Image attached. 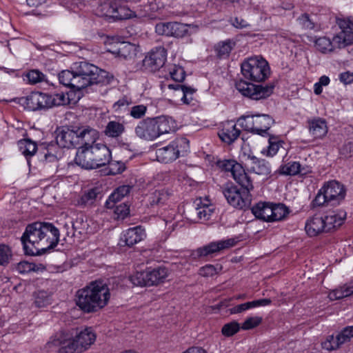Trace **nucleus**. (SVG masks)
<instances>
[{
	"label": "nucleus",
	"mask_w": 353,
	"mask_h": 353,
	"mask_svg": "<svg viewBox=\"0 0 353 353\" xmlns=\"http://www.w3.org/2000/svg\"><path fill=\"white\" fill-rule=\"evenodd\" d=\"M59 236V229L52 223L36 221L26 227L21 241L25 254L41 256L54 249Z\"/></svg>",
	"instance_id": "nucleus-1"
},
{
	"label": "nucleus",
	"mask_w": 353,
	"mask_h": 353,
	"mask_svg": "<svg viewBox=\"0 0 353 353\" xmlns=\"http://www.w3.org/2000/svg\"><path fill=\"white\" fill-rule=\"evenodd\" d=\"M77 305L85 312H94L108 303L110 293L108 285L102 281H92L77 291Z\"/></svg>",
	"instance_id": "nucleus-2"
},
{
	"label": "nucleus",
	"mask_w": 353,
	"mask_h": 353,
	"mask_svg": "<svg viewBox=\"0 0 353 353\" xmlns=\"http://www.w3.org/2000/svg\"><path fill=\"white\" fill-rule=\"evenodd\" d=\"M112 153L109 148L102 143L90 146L78 148L74 163L85 170H94L108 164L114 165L111 162Z\"/></svg>",
	"instance_id": "nucleus-3"
},
{
	"label": "nucleus",
	"mask_w": 353,
	"mask_h": 353,
	"mask_svg": "<svg viewBox=\"0 0 353 353\" xmlns=\"http://www.w3.org/2000/svg\"><path fill=\"white\" fill-rule=\"evenodd\" d=\"M337 24L341 31L335 35L332 41L327 37L315 39V47L319 52L325 54L353 43V18L338 19Z\"/></svg>",
	"instance_id": "nucleus-4"
},
{
	"label": "nucleus",
	"mask_w": 353,
	"mask_h": 353,
	"mask_svg": "<svg viewBox=\"0 0 353 353\" xmlns=\"http://www.w3.org/2000/svg\"><path fill=\"white\" fill-rule=\"evenodd\" d=\"M176 127V122L172 118L161 116L141 121L134 130L139 138L152 141L162 134L175 131Z\"/></svg>",
	"instance_id": "nucleus-5"
},
{
	"label": "nucleus",
	"mask_w": 353,
	"mask_h": 353,
	"mask_svg": "<svg viewBox=\"0 0 353 353\" xmlns=\"http://www.w3.org/2000/svg\"><path fill=\"white\" fill-rule=\"evenodd\" d=\"M74 68L81 90L94 84L108 85L114 80L108 72L86 61L74 63Z\"/></svg>",
	"instance_id": "nucleus-6"
},
{
	"label": "nucleus",
	"mask_w": 353,
	"mask_h": 353,
	"mask_svg": "<svg viewBox=\"0 0 353 353\" xmlns=\"http://www.w3.org/2000/svg\"><path fill=\"white\" fill-rule=\"evenodd\" d=\"M345 190L342 184L336 181L325 183L319 190L316 196L311 203L312 208L324 205H339L344 200Z\"/></svg>",
	"instance_id": "nucleus-7"
},
{
	"label": "nucleus",
	"mask_w": 353,
	"mask_h": 353,
	"mask_svg": "<svg viewBox=\"0 0 353 353\" xmlns=\"http://www.w3.org/2000/svg\"><path fill=\"white\" fill-rule=\"evenodd\" d=\"M241 189L239 188L233 183H227L222 187V192L228 203L235 208L243 210L250 207L252 201L250 191L254 186L251 181V186L243 185Z\"/></svg>",
	"instance_id": "nucleus-8"
},
{
	"label": "nucleus",
	"mask_w": 353,
	"mask_h": 353,
	"mask_svg": "<svg viewBox=\"0 0 353 353\" xmlns=\"http://www.w3.org/2000/svg\"><path fill=\"white\" fill-rule=\"evenodd\" d=\"M241 69L245 79L254 82L264 81L270 74L268 61L261 57L248 58L241 64Z\"/></svg>",
	"instance_id": "nucleus-9"
},
{
	"label": "nucleus",
	"mask_w": 353,
	"mask_h": 353,
	"mask_svg": "<svg viewBox=\"0 0 353 353\" xmlns=\"http://www.w3.org/2000/svg\"><path fill=\"white\" fill-rule=\"evenodd\" d=\"M235 87L243 96L253 100H261L269 97L273 93L274 85L254 84L241 79L236 82Z\"/></svg>",
	"instance_id": "nucleus-10"
},
{
	"label": "nucleus",
	"mask_w": 353,
	"mask_h": 353,
	"mask_svg": "<svg viewBox=\"0 0 353 353\" xmlns=\"http://www.w3.org/2000/svg\"><path fill=\"white\" fill-rule=\"evenodd\" d=\"M167 276L168 270L165 268L159 267L144 272H137L130 276V281L134 285L152 286L164 282Z\"/></svg>",
	"instance_id": "nucleus-11"
},
{
	"label": "nucleus",
	"mask_w": 353,
	"mask_h": 353,
	"mask_svg": "<svg viewBox=\"0 0 353 353\" xmlns=\"http://www.w3.org/2000/svg\"><path fill=\"white\" fill-rule=\"evenodd\" d=\"M236 243V241L234 239L213 241L192 250L190 256L193 260L212 257L214 254L220 251L234 246Z\"/></svg>",
	"instance_id": "nucleus-12"
},
{
	"label": "nucleus",
	"mask_w": 353,
	"mask_h": 353,
	"mask_svg": "<svg viewBox=\"0 0 353 353\" xmlns=\"http://www.w3.org/2000/svg\"><path fill=\"white\" fill-rule=\"evenodd\" d=\"M216 165L220 169L226 172H230L234 180L237 183H242L245 186H251V178L246 173L243 167L233 159L219 160Z\"/></svg>",
	"instance_id": "nucleus-13"
},
{
	"label": "nucleus",
	"mask_w": 353,
	"mask_h": 353,
	"mask_svg": "<svg viewBox=\"0 0 353 353\" xmlns=\"http://www.w3.org/2000/svg\"><path fill=\"white\" fill-rule=\"evenodd\" d=\"M188 142L186 139H176L167 146L157 149L156 150L157 160L163 163L175 161L179 157L182 144Z\"/></svg>",
	"instance_id": "nucleus-14"
},
{
	"label": "nucleus",
	"mask_w": 353,
	"mask_h": 353,
	"mask_svg": "<svg viewBox=\"0 0 353 353\" xmlns=\"http://www.w3.org/2000/svg\"><path fill=\"white\" fill-rule=\"evenodd\" d=\"M167 59V51L163 47L152 50L143 61L145 69L155 72L163 66Z\"/></svg>",
	"instance_id": "nucleus-15"
},
{
	"label": "nucleus",
	"mask_w": 353,
	"mask_h": 353,
	"mask_svg": "<svg viewBox=\"0 0 353 353\" xmlns=\"http://www.w3.org/2000/svg\"><path fill=\"white\" fill-rule=\"evenodd\" d=\"M353 338V326H347L339 332L336 336H328L322 343L323 347L332 351L339 349L343 344L350 341Z\"/></svg>",
	"instance_id": "nucleus-16"
},
{
	"label": "nucleus",
	"mask_w": 353,
	"mask_h": 353,
	"mask_svg": "<svg viewBox=\"0 0 353 353\" xmlns=\"http://www.w3.org/2000/svg\"><path fill=\"white\" fill-rule=\"evenodd\" d=\"M27 108L31 110L37 111L48 110L50 108V94L32 92L26 98Z\"/></svg>",
	"instance_id": "nucleus-17"
},
{
	"label": "nucleus",
	"mask_w": 353,
	"mask_h": 353,
	"mask_svg": "<svg viewBox=\"0 0 353 353\" xmlns=\"http://www.w3.org/2000/svg\"><path fill=\"white\" fill-rule=\"evenodd\" d=\"M56 141L61 148H70L79 145L77 127H72V128H63L57 133Z\"/></svg>",
	"instance_id": "nucleus-18"
},
{
	"label": "nucleus",
	"mask_w": 353,
	"mask_h": 353,
	"mask_svg": "<svg viewBox=\"0 0 353 353\" xmlns=\"http://www.w3.org/2000/svg\"><path fill=\"white\" fill-rule=\"evenodd\" d=\"M145 236V231L141 226L129 228L121 236L119 245L120 246L132 247L142 241Z\"/></svg>",
	"instance_id": "nucleus-19"
},
{
	"label": "nucleus",
	"mask_w": 353,
	"mask_h": 353,
	"mask_svg": "<svg viewBox=\"0 0 353 353\" xmlns=\"http://www.w3.org/2000/svg\"><path fill=\"white\" fill-rule=\"evenodd\" d=\"M346 212L342 210L329 212L323 216L327 232L336 230L343 225L346 219Z\"/></svg>",
	"instance_id": "nucleus-20"
},
{
	"label": "nucleus",
	"mask_w": 353,
	"mask_h": 353,
	"mask_svg": "<svg viewBox=\"0 0 353 353\" xmlns=\"http://www.w3.org/2000/svg\"><path fill=\"white\" fill-rule=\"evenodd\" d=\"M96 336L91 328L81 330L74 337V345L77 346V352L86 350L95 341Z\"/></svg>",
	"instance_id": "nucleus-21"
},
{
	"label": "nucleus",
	"mask_w": 353,
	"mask_h": 353,
	"mask_svg": "<svg viewBox=\"0 0 353 353\" xmlns=\"http://www.w3.org/2000/svg\"><path fill=\"white\" fill-rule=\"evenodd\" d=\"M241 130L238 129L232 121H228L223 124L222 129L219 130L218 135L220 139L230 145L233 143L240 136Z\"/></svg>",
	"instance_id": "nucleus-22"
},
{
	"label": "nucleus",
	"mask_w": 353,
	"mask_h": 353,
	"mask_svg": "<svg viewBox=\"0 0 353 353\" xmlns=\"http://www.w3.org/2000/svg\"><path fill=\"white\" fill-rule=\"evenodd\" d=\"M305 230L310 237L316 236L323 232H327L323 217L318 214L310 217L306 221Z\"/></svg>",
	"instance_id": "nucleus-23"
},
{
	"label": "nucleus",
	"mask_w": 353,
	"mask_h": 353,
	"mask_svg": "<svg viewBox=\"0 0 353 353\" xmlns=\"http://www.w3.org/2000/svg\"><path fill=\"white\" fill-rule=\"evenodd\" d=\"M77 137L79 144L88 147L96 144L95 142L99 139V132L88 125L77 127Z\"/></svg>",
	"instance_id": "nucleus-24"
},
{
	"label": "nucleus",
	"mask_w": 353,
	"mask_h": 353,
	"mask_svg": "<svg viewBox=\"0 0 353 353\" xmlns=\"http://www.w3.org/2000/svg\"><path fill=\"white\" fill-rule=\"evenodd\" d=\"M255 134L262 137L268 136V130L274 123V119L269 114H254Z\"/></svg>",
	"instance_id": "nucleus-25"
},
{
	"label": "nucleus",
	"mask_w": 353,
	"mask_h": 353,
	"mask_svg": "<svg viewBox=\"0 0 353 353\" xmlns=\"http://www.w3.org/2000/svg\"><path fill=\"white\" fill-rule=\"evenodd\" d=\"M58 77L60 83L64 86L70 88L74 90H81L80 87L81 83H79L80 80L75 74L74 64L73 65L72 70H63L59 74Z\"/></svg>",
	"instance_id": "nucleus-26"
},
{
	"label": "nucleus",
	"mask_w": 353,
	"mask_h": 353,
	"mask_svg": "<svg viewBox=\"0 0 353 353\" xmlns=\"http://www.w3.org/2000/svg\"><path fill=\"white\" fill-rule=\"evenodd\" d=\"M310 133L315 139H321L327 133V126L325 119L316 117L308 120Z\"/></svg>",
	"instance_id": "nucleus-27"
},
{
	"label": "nucleus",
	"mask_w": 353,
	"mask_h": 353,
	"mask_svg": "<svg viewBox=\"0 0 353 353\" xmlns=\"http://www.w3.org/2000/svg\"><path fill=\"white\" fill-rule=\"evenodd\" d=\"M235 46L236 41L233 39H229L218 42L214 46L216 57L219 59H228Z\"/></svg>",
	"instance_id": "nucleus-28"
},
{
	"label": "nucleus",
	"mask_w": 353,
	"mask_h": 353,
	"mask_svg": "<svg viewBox=\"0 0 353 353\" xmlns=\"http://www.w3.org/2000/svg\"><path fill=\"white\" fill-rule=\"evenodd\" d=\"M271 203L259 202L251 208L252 214L258 219L266 222H271Z\"/></svg>",
	"instance_id": "nucleus-29"
},
{
	"label": "nucleus",
	"mask_w": 353,
	"mask_h": 353,
	"mask_svg": "<svg viewBox=\"0 0 353 353\" xmlns=\"http://www.w3.org/2000/svg\"><path fill=\"white\" fill-rule=\"evenodd\" d=\"M248 159L251 161V170L260 175H268L271 173L269 162L265 159H259L254 155H248Z\"/></svg>",
	"instance_id": "nucleus-30"
},
{
	"label": "nucleus",
	"mask_w": 353,
	"mask_h": 353,
	"mask_svg": "<svg viewBox=\"0 0 353 353\" xmlns=\"http://www.w3.org/2000/svg\"><path fill=\"white\" fill-rule=\"evenodd\" d=\"M195 205V213L197 217L200 220L208 221L210 219L212 213L214 212V208L212 205L208 203V201L206 203H203L201 199H196L194 201Z\"/></svg>",
	"instance_id": "nucleus-31"
},
{
	"label": "nucleus",
	"mask_w": 353,
	"mask_h": 353,
	"mask_svg": "<svg viewBox=\"0 0 353 353\" xmlns=\"http://www.w3.org/2000/svg\"><path fill=\"white\" fill-rule=\"evenodd\" d=\"M171 195L172 192L168 189L157 190L150 194L148 205L151 207L162 205L166 203Z\"/></svg>",
	"instance_id": "nucleus-32"
},
{
	"label": "nucleus",
	"mask_w": 353,
	"mask_h": 353,
	"mask_svg": "<svg viewBox=\"0 0 353 353\" xmlns=\"http://www.w3.org/2000/svg\"><path fill=\"white\" fill-rule=\"evenodd\" d=\"M69 337H72V332L70 330H59L50 338V340L46 343V347L48 349H55L57 351L61 343L65 341L66 339H69Z\"/></svg>",
	"instance_id": "nucleus-33"
},
{
	"label": "nucleus",
	"mask_w": 353,
	"mask_h": 353,
	"mask_svg": "<svg viewBox=\"0 0 353 353\" xmlns=\"http://www.w3.org/2000/svg\"><path fill=\"white\" fill-rule=\"evenodd\" d=\"M18 147L20 152L25 156L27 160L31 158L37 150V145L30 139H23L18 141Z\"/></svg>",
	"instance_id": "nucleus-34"
},
{
	"label": "nucleus",
	"mask_w": 353,
	"mask_h": 353,
	"mask_svg": "<svg viewBox=\"0 0 353 353\" xmlns=\"http://www.w3.org/2000/svg\"><path fill=\"white\" fill-rule=\"evenodd\" d=\"M125 128L123 123L116 121H110L108 123L104 130L106 137L117 139L125 132Z\"/></svg>",
	"instance_id": "nucleus-35"
},
{
	"label": "nucleus",
	"mask_w": 353,
	"mask_h": 353,
	"mask_svg": "<svg viewBox=\"0 0 353 353\" xmlns=\"http://www.w3.org/2000/svg\"><path fill=\"white\" fill-rule=\"evenodd\" d=\"M271 222L281 221L285 218L289 213L288 208L283 203H271Z\"/></svg>",
	"instance_id": "nucleus-36"
},
{
	"label": "nucleus",
	"mask_w": 353,
	"mask_h": 353,
	"mask_svg": "<svg viewBox=\"0 0 353 353\" xmlns=\"http://www.w3.org/2000/svg\"><path fill=\"white\" fill-rule=\"evenodd\" d=\"M297 21L302 28L305 30H315L319 28V26L316 21L315 15L303 13L298 17Z\"/></svg>",
	"instance_id": "nucleus-37"
},
{
	"label": "nucleus",
	"mask_w": 353,
	"mask_h": 353,
	"mask_svg": "<svg viewBox=\"0 0 353 353\" xmlns=\"http://www.w3.org/2000/svg\"><path fill=\"white\" fill-rule=\"evenodd\" d=\"M101 194V190L99 188L96 187L89 189L85 191L80 198L79 203L83 205H91L97 199V198Z\"/></svg>",
	"instance_id": "nucleus-38"
},
{
	"label": "nucleus",
	"mask_w": 353,
	"mask_h": 353,
	"mask_svg": "<svg viewBox=\"0 0 353 353\" xmlns=\"http://www.w3.org/2000/svg\"><path fill=\"white\" fill-rule=\"evenodd\" d=\"M353 294V285H345L340 288L335 289L330 292L328 296L330 300H339Z\"/></svg>",
	"instance_id": "nucleus-39"
},
{
	"label": "nucleus",
	"mask_w": 353,
	"mask_h": 353,
	"mask_svg": "<svg viewBox=\"0 0 353 353\" xmlns=\"http://www.w3.org/2000/svg\"><path fill=\"white\" fill-rule=\"evenodd\" d=\"M279 172L283 175H297L300 172V163L297 161H290L286 164L282 165L280 166Z\"/></svg>",
	"instance_id": "nucleus-40"
},
{
	"label": "nucleus",
	"mask_w": 353,
	"mask_h": 353,
	"mask_svg": "<svg viewBox=\"0 0 353 353\" xmlns=\"http://www.w3.org/2000/svg\"><path fill=\"white\" fill-rule=\"evenodd\" d=\"M170 37L182 38L188 33V28L186 24L179 22H171Z\"/></svg>",
	"instance_id": "nucleus-41"
},
{
	"label": "nucleus",
	"mask_w": 353,
	"mask_h": 353,
	"mask_svg": "<svg viewBox=\"0 0 353 353\" xmlns=\"http://www.w3.org/2000/svg\"><path fill=\"white\" fill-rule=\"evenodd\" d=\"M237 122L245 130L255 134L254 114L241 116Z\"/></svg>",
	"instance_id": "nucleus-42"
},
{
	"label": "nucleus",
	"mask_w": 353,
	"mask_h": 353,
	"mask_svg": "<svg viewBox=\"0 0 353 353\" xmlns=\"http://www.w3.org/2000/svg\"><path fill=\"white\" fill-rule=\"evenodd\" d=\"M123 3L117 5V9L115 10V14L114 18L117 20H123L130 19L135 17L134 12L132 11L128 7L123 6Z\"/></svg>",
	"instance_id": "nucleus-43"
},
{
	"label": "nucleus",
	"mask_w": 353,
	"mask_h": 353,
	"mask_svg": "<svg viewBox=\"0 0 353 353\" xmlns=\"http://www.w3.org/2000/svg\"><path fill=\"white\" fill-rule=\"evenodd\" d=\"M57 353H74L77 352V346L74 345V334L72 337H69L63 341L57 350Z\"/></svg>",
	"instance_id": "nucleus-44"
},
{
	"label": "nucleus",
	"mask_w": 353,
	"mask_h": 353,
	"mask_svg": "<svg viewBox=\"0 0 353 353\" xmlns=\"http://www.w3.org/2000/svg\"><path fill=\"white\" fill-rule=\"evenodd\" d=\"M100 11L102 14L114 18L117 5L108 0H103L99 6Z\"/></svg>",
	"instance_id": "nucleus-45"
},
{
	"label": "nucleus",
	"mask_w": 353,
	"mask_h": 353,
	"mask_svg": "<svg viewBox=\"0 0 353 353\" xmlns=\"http://www.w3.org/2000/svg\"><path fill=\"white\" fill-rule=\"evenodd\" d=\"M119 54L125 59H130L137 55V48L134 45L128 43L119 48Z\"/></svg>",
	"instance_id": "nucleus-46"
},
{
	"label": "nucleus",
	"mask_w": 353,
	"mask_h": 353,
	"mask_svg": "<svg viewBox=\"0 0 353 353\" xmlns=\"http://www.w3.org/2000/svg\"><path fill=\"white\" fill-rule=\"evenodd\" d=\"M69 103L68 94L63 92L50 94V108L64 105Z\"/></svg>",
	"instance_id": "nucleus-47"
},
{
	"label": "nucleus",
	"mask_w": 353,
	"mask_h": 353,
	"mask_svg": "<svg viewBox=\"0 0 353 353\" xmlns=\"http://www.w3.org/2000/svg\"><path fill=\"white\" fill-rule=\"evenodd\" d=\"M268 142L269 145L268 148L267 155L273 157L277 153L280 147L282 146L283 141L279 140L278 137L270 136Z\"/></svg>",
	"instance_id": "nucleus-48"
},
{
	"label": "nucleus",
	"mask_w": 353,
	"mask_h": 353,
	"mask_svg": "<svg viewBox=\"0 0 353 353\" xmlns=\"http://www.w3.org/2000/svg\"><path fill=\"white\" fill-rule=\"evenodd\" d=\"M29 83L37 84L46 81V75L38 70H31L26 75Z\"/></svg>",
	"instance_id": "nucleus-49"
},
{
	"label": "nucleus",
	"mask_w": 353,
	"mask_h": 353,
	"mask_svg": "<svg viewBox=\"0 0 353 353\" xmlns=\"http://www.w3.org/2000/svg\"><path fill=\"white\" fill-rule=\"evenodd\" d=\"M240 327L239 323L234 321L225 324L221 329V332L225 336H232L240 330Z\"/></svg>",
	"instance_id": "nucleus-50"
},
{
	"label": "nucleus",
	"mask_w": 353,
	"mask_h": 353,
	"mask_svg": "<svg viewBox=\"0 0 353 353\" xmlns=\"http://www.w3.org/2000/svg\"><path fill=\"white\" fill-rule=\"evenodd\" d=\"M112 209L114 210V215L118 219H124L130 214V206L125 203L115 205Z\"/></svg>",
	"instance_id": "nucleus-51"
},
{
	"label": "nucleus",
	"mask_w": 353,
	"mask_h": 353,
	"mask_svg": "<svg viewBox=\"0 0 353 353\" xmlns=\"http://www.w3.org/2000/svg\"><path fill=\"white\" fill-rule=\"evenodd\" d=\"M16 270L19 274H26L30 272H36L38 270L35 263H29L26 261H21L16 265Z\"/></svg>",
	"instance_id": "nucleus-52"
},
{
	"label": "nucleus",
	"mask_w": 353,
	"mask_h": 353,
	"mask_svg": "<svg viewBox=\"0 0 353 353\" xmlns=\"http://www.w3.org/2000/svg\"><path fill=\"white\" fill-rule=\"evenodd\" d=\"M170 76L175 81L182 82L185 77V72L184 69L176 65L170 68Z\"/></svg>",
	"instance_id": "nucleus-53"
},
{
	"label": "nucleus",
	"mask_w": 353,
	"mask_h": 353,
	"mask_svg": "<svg viewBox=\"0 0 353 353\" xmlns=\"http://www.w3.org/2000/svg\"><path fill=\"white\" fill-rule=\"evenodd\" d=\"M51 303V298L44 291L38 292L35 297L34 304L38 307H43Z\"/></svg>",
	"instance_id": "nucleus-54"
},
{
	"label": "nucleus",
	"mask_w": 353,
	"mask_h": 353,
	"mask_svg": "<svg viewBox=\"0 0 353 353\" xmlns=\"http://www.w3.org/2000/svg\"><path fill=\"white\" fill-rule=\"evenodd\" d=\"M12 256L10 248L6 245H0V265H5L9 263Z\"/></svg>",
	"instance_id": "nucleus-55"
},
{
	"label": "nucleus",
	"mask_w": 353,
	"mask_h": 353,
	"mask_svg": "<svg viewBox=\"0 0 353 353\" xmlns=\"http://www.w3.org/2000/svg\"><path fill=\"white\" fill-rule=\"evenodd\" d=\"M171 22H159L155 26V32L161 36L170 37Z\"/></svg>",
	"instance_id": "nucleus-56"
},
{
	"label": "nucleus",
	"mask_w": 353,
	"mask_h": 353,
	"mask_svg": "<svg viewBox=\"0 0 353 353\" xmlns=\"http://www.w3.org/2000/svg\"><path fill=\"white\" fill-rule=\"evenodd\" d=\"M262 322V318L259 316H252L248 318L243 323L241 328L244 330H248L257 327Z\"/></svg>",
	"instance_id": "nucleus-57"
},
{
	"label": "nucleus",
	"mask_w": 353,
	"mask_h": 353,
	"mask_svg": "<svg viewBox=\"0 0 353 353\" xmlns=\"http://www.w3.org/2000/svg\"><path fill=\"white\" fill-rule=\"evenodd\" d=\"M147 112V106L144 105H137L131 108L130 115L134 119L143 117Z\"/></svg>",
	"instance_id": "nucleus-58"
},
{
	"label": "nucleus",
	"mask_w": 353,
	"mask_h": 353,
	"mask_svg": "<svg viewBox=\"0 0 353 353\" xmlns=\"http://www.w3.org/2000/svg\"><path fill=\"white\" fill-rule=\"evenodd\" d=\"M123 199V196L119 195L118 192L115 190L109 196L108 200L105 202V206L107 208H114L115 205L119 204L118 203L121 201Z\"/></svg>",
	"instance_id": "nucleus-59"
},
{
	"label": "nucleus",
	"mask_w": 353,
	"mask_h": 353,
	"mask_svg": "<svg viewBox=\"0 0 353 353\" xmlns=\"http://www.w3.org/2000/svg\"><path fill=\"white\" fill-rule=\"evenodd\" d=\"M181 90L183 92V97L181 98V101L184 103L189 104L190 103V101L192 99V98L190 97V98L188 97V95H192L194 92L195 90L190 86L182 85V88H181Z\"/></svg>",
	"instance_id": "nucleus-60"
},
{
	"label": "nucleus",
	"mask_w": 353,
	"mask_h": 353,
	"mask_svg": "<svg viewBox=\"0 0 353 353\" xmlns=\"http://www.w3.org/2000/svg\"><path fill=\"white\" fill-rule=\"evenodd\" d=\"M216 273V268L210 264L205 265L199 269V274L203 276H212Z\"/></svg>",
	"instance_id": "nucleus-61"
},
{
	"label": "nucleus",
	"mask_w": 353,
	"mask_h": 353,
	"mask_svg": "<svg viewBox=\"0 0 353 353\" xmlns=\"http://www.w3.org/2000/svg\"><path fill=\"white\" fill-rule=\"evenodd\" d=\"M341 154L345 157H353V141L348 142L343 145L341 149Z\"/></svg>",
	"instance_id": "nucleus-62"
},
{
	"label": "nucleus",
	"mask_w": 353,
	"mask_h": 353,
	"mask_svg": "<svg viewBox=\"0 0 353 353\" xmlns=\"http://www.w3.org/2000/svg\"><path fill=\"white\" fill-rule=\"evenodd\" d=\"M232 24L236 28L242 29L249 26L248 23L243 19L235 17L232 21Z\"/></svg>",
	"instance_id": "nucleus-63"
},
{
	"label": "nucleus",
	"mask_w": 353,
	"mask_h": 353,
	"mask_svg": "<svg viewBox=\"0 0 353 353\" xmlns=\"http://www.w3.org/2000/svg\"><path fill=\"white\" fill-rule=\"evenodd\" d=\"M340 81L345 84L350 83L353 81V73L346 72L340 74Z\"/></svg>",
	"instance_id": "nucleus-64"
}]
</instances>
